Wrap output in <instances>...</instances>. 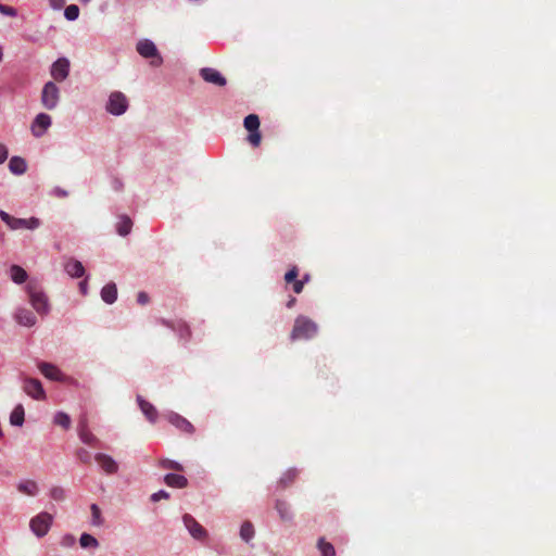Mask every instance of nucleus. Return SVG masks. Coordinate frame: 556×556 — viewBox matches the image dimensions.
I'll list each match as a JSON object with an SVG mask.
<instances>
[{"instance_id":"f257e3e1","label":"nucleus","mask_w":556,"mask_h":556,"mask_svg":"<svg viewBox=\"0 0 556 556\" xmlns=\"http://www.w3.org/2000/svg\"><path fill=\"white\" fill-rule=\"evenodd\" d=\"M26 292L30 305L39 315L45 316L50 312L49 298L39 281L34 279L29 280L26 285Z\"/></svg>"},{"instance_id":"f03ea898","label":"nucleus","mask_w":556,"mask_h":556,"mask_svg":"<svg viewBox=\"0 0 556 556\" xmlns=\"http://www.w3.org/2000/svg\"><path fill=\"white\" fill-rule=\"evenodd\" d=\"M318 326L312 319L305 316L296 317L290 338L295 340H308L316 336Z\"/></svg>"},{"instance_id":"7ed1b4c3","label":"nucleus","mask_w":556,"mask_h":556,"mask_svg":"<svg viewBox=\"0 0 556 556\" xmlns=\"http://www.w3.org/2000/svg\"><path fill=\"white\" fill-rule=\"evenodd\" d=\"M129 106L128 99L121 91H113L108 99L105 110L108 113L119 116L123 115Z\"/></svg>"},{"instance_id":"20e7f679","label":"nucleus","mask_w":556,"mask_h":556,"mask_svg":"<svg viewBox=\"0 0 556 556\" xmlns=\"http://www.w3.org/2000/svg\"><path fill=\"white\" fill-rule=\"evenodd\" d=\"M41 104L47 110H53L60 101V89L54 81H47L41 90Z\"/></svg>"},{"instance_id":"39448f33","label":"nucleus","mask_w":556,"mask_h":556,"mask_svg":"<svg viewBox=\"0 0 556 556\" xmlns=\"http://www.w3.org/2000/svg\"><path fill=\"white\" fill-rule=\"evenodd\" d=\"M52 521V515L40 513L30 519L29 527L36 536L42 538L49 532Z\"/></svg>"},{"instance_id":"423d86ee","label":"nucleus","mask_w":556,"mask_h":556,"mask_svg":"<svg viewBox=\"0 0 556 556\" xmlns=\"http://www.w3.org/2000/svg\"><path fill=\"white\" fill-rule=\"evenodd\" d=\"M0 217L11 229H35L39 226V219L36 217L16 218L4 211H0Z\"/></svg>"},{"instance_id":"0eeeda50","label":"nucleus","mask_w":556,"mask_h":556,"mask_svg":"<svg viewBox=\"0 0 556 556\" xmlns=\"http://www.w3.org/2000/svg\"><path fill=\"white\" fill-rule=\"evenodd\" d=\"M137 52L146 59H150V63L153 66H160L162 64V58L157 53L155 45L148 39L140 40L137 43Z\"/></svg>"},{"instance_id":"6e6552de","label":"nucleus","mask_w":556,"mask_h":556,"mask_svg":"<svg viewBox=\"0 0 556 556\" xmlns=\"http://www.w3.org/2000/svg\"><path fill=\"white\" fill-rule=\"evenodd\" d=\"M71 62L62 56L54 61L50 67V75L56 83L64 81L70 76Z\"/></svg>"},{"instance_id":"1a4fd4ad","label":"nucleus","mask_w":556,"mask_h":556,"mask_svg":"<svg viewBox=\"0 0 556 556\" xmlns=\"http://www.w3.org/2000/svg\"><path fill=\"white\" fill-rule=\"evenodd\" d=\"M23 390L24 392L35 400H45L46 392L42 388L41 382L35 378H23Z\"/></svg>"},{"instance_id":"9d476101","label":"nucleus","mask_w":556,"mask_h":556,"mask_svg":"<svg viewBox=\"0 0 556 556\" xmlns=\"http://www.w3.org/2000/svg\"><path fill=\"white\" fill-rule=\"evenodd\" d=\"M182 521L192 538L200 541L206 539V530L191 515L186 514Z\"/></svg>"},{"instance_id":"9b49d317","label":"nucleus","mask_w":556,"mask_h":556,"mask_svg":"<svg viewBox=\"0 0 556 556\" xmlns=\"http://www.w3.org/2000/svg\"><path fill=\"white\" fill-rule=\"evenodd\" d=\"M51 126V117L46 113H39L31 123L30 130L36 138L42 137Z\"/></svg>"},{"instance_id":"f8f14e48","label":"nucleus","mask_w":556,"mask_h":556,"mask_svg":"<svg viewBox=\"0 0 556 556\" xmlns=\"http://www.w3.org/2000/svg\"><path fill=\"white\" fill-rule=\"evenodd\" d=\"M200 76L206 83L224 87L227 83L226 78L215 68L204 67L200 70Z\"/></svg>"},{"instance_id":"ddd939ff","label":"nucleus","mask_w":556,"mask_h":556,"mask_svg":"<svg viewBox=\"0 0 556 556\" xmlns=\"http://www.w3.org/2000/svg\"><path fill=\"white\" fill-rule=\"evenodd\" d=\"M16 323L24 327H33L37 323L36 315L28 308L18 307L14 313Z\"/></svg>"},{"instance_id":"4468645a","label":"nucleus","mask_w":556,"mask_h":556,"mask_svg":"<svg viewBox=\"0 0 556 556\" xmlns=\"http://www.w3.org/2000/svg\"><path fill=\"white\" fill-rule=\"evenodd\" d=\"M38 369L47 379L53 381H62L64 379V375L61 372V370L51 363L40 362L38 364Z\"/></svg>"},{"instance_id":"2eb2a0df","label":"nucleus","mask_w":556,"mask_h":556,"mask_svg":"<svg viewBox=\"0 0 556 556\" xmlns=\"http://www.w3.org/2000/svg\"><path fill=\"white\" fill-rule=\"evenodd\" d=\"M94 459L105 473L112 475L117 472L118 465L111 456L103 453H98L94 456Z\"/></svg>"},{"instance_id":"dca6fc26","label":"nucleus","mask_w":556,"mask_h":556,"mask_svg":"<svg viewBox=\"0 0 556 556\" xmlns=\"http://www.w3.org/2000/svg\"><path fill=\"white\" fill-rule=\"evenodd\" d=\"M138 405L142 412V414L147 417L150 422H155L157 418L156 408L148 401H146L141 395L137 396Z\"/></svg>"},{"instance_id":"f3484780","label":"nucleus","mask_w":556,"mask_h":556,"mask_svg":"<svg viewBox=\"0 0 556 556\" xmlns=\"http://www.w3.org/2000/svg\"><path fill=\"white\" fill-rule=\"evenodd\" d=\"M101 299L106 304H113L117 300V287L114 282H109L101 289Z\"/></svg>"},{"instance_id":"a211bd4d","label":"nucleus","mask_w":556,"mask_h":556,"mask_svg":"<svg viewBox=\"0 0 556 556\" xmlns=\"http://www.w3.org/2000/svg\"><path fill=\"white\" fill-rule=\"evenodd\" d=\"M65 271L74 278L84 276L85 268L83 264L77 260H68L64 265Z\"/></svg>"},{"instance_id":"6ab92c4d","label":"nucleus","mask_w":556,"mask_h":556,"mask_svg":"<svg viewBox=\"0 0 556 556\" xmlns=\"http://www.w3.org/2000/svg\"><path fill=\"white\" fill-rule=\"evenodd\" d=\"M9 169L14 175H23L27 170L26 161L21 156H12L9 161Z\"/></svg>"},{"instance_id":"aec40b11","label":"nucleus","mask_w":556,"mask_h":556,"mask_svg":"<svg viewBox=\"0 0 556 556\" xmlns=\"http://www.w3.org/2000/svg\"><path fill=\"white\" fill-rule=\"evenodd\" d=\"M78 434L80 440L88 445H92L97 441V438L89 431L85 419L79 422Z\"/></svg>"},{"instance_id":"412c9836","label":"nucleus","mask_w":556,"mask_h":556,"mask_svg":"<svg viewBox=\"0 0 556 556\" xmlns=\"http://www.w3.org/2000/svg\"><path fill=\"white\" fill-rule=\"evenodd\" d=\"M132 228V220L127 215H122L118 217V222L116 223V231L121 236H127Z\"/></svg>"},{"instance_id":"4be33fe9","label":"nucleus","mask_w":556,"mask_h":556,"mask_svg":"<svg viewBox=\"0 0 556 556\" xmlns=\"http://www.w3.org/2000/svg\"><path fill=\"white\" fill-rule=\"evenodd\" d=\"M10 277L15 283L21 285L27 280L28 276L24 268L18 265H12L10 267Z\"/></svg>"},{"instance_id":"5701e85b","label":"nucleus","mask_w":556,"mask_h":556,"mask_svg":"<svg viewBox=\"0 0 556 556\" xmlns=\"http://www.w3.org/2000/svg\"><path fill=\"white\" fill-rule=\"evenodd\" d=\"M17 490L23 494L34 496L38 492V485L33 480H26L17 484Z\"/></svg>"},{"instance_id":"b1692460","label":"nucleus","mask_w":556,"mask_h":556,"mask_svg":"<svg viewBox=\"0 0 556 556\" xmlns=\"http://www.w3.org/2000/svg\"><path fill=\"white\" fill-rule=\"evenodd\" d=\"M275 508L278 511L279 517L282 521H289L292 519L290 505L287 502L278 500L276 502Z\"/></svg>"},{"instance_id":"393cba45","label":"nucleus","mask_w":556,"mask_h":556,"mask_svg":"<svg viewBox=\"0 0 556 556\" xmlns=\"http://www.w3.org/2000/svg\"><path fill=\"white\" fill-rule=\"evenodd\" d=\"M298 475H299V472L296 469H294V468L288 469L281 476V478L279 480V485L283 489L290 486L298 478Z\"/></svg>"},{"instance_id":"a878e982","label":"nucleus","mask_w":556,"mask_h":556,"mask_svg":"<svg viewBox=\"0 0 556 556\" xmlns=\"http://www.w3.org/2000/svg\"><path fill=\"white\" fill-rule=\"evenodd\" d=\"M24 415H25V413H24L23 405H21V404L16 405L10 416L11 425L22 426L24 422Z\"/></svg>"},{"instance_id":"bb28decb","label":"nucleus","mask_w":556,"mask_h":556,"mask_svg":"<svg viewBox=\"0 0 556 556\" xmlns=\"http://www.w3.org/2000/svg\"><path fill=\"white\" fill-rule=\"evenodd\" d=\"M317 547L321 553V556H336V549L333 545L327 542L324 538L318 540Z\"/></svg>"},{"instance_id":"cd10ccee","label":"nucleus","mask_w":556,"mask_h":556,"mask_svg":"<svg viewBox=\"0 0 556 556\" xmlns=\"http://www.w3.org/2000/svg\"><path fill=\"white\" fill-rule=\"evenodd\" d=\"M243 125L249 132L256 131L260 128V118L256 114H250L244 118Z\"/></svg>"},{"instance_id":"c85d7f7f","label":"nucleus","mask_w":556,"mask_h":556,"mask_svg":"<svg viewBox=\"0 0 556 556\" xmlns=\"http://www.w3.org/2000/svg\"><path fill=\"white\" fill-rule=\"evenodd\" d=\"M176 429H179L189 434H192L194 432L193 425L177 414H176Z\"/></svg>"},{"instance_id":"c756f323","label":"nucleus","mask_w":556,"mask_h":556,"mask_svg":"<svg viewBox=\"0 0 556 556\" xmlns=\"http://www.w3.org/2000/svg\"><path fill=\"white\" fill-rule=\"evenodd\" d=\"M254 535V528L250 521L242 523L240 529V536L243 541L249 542Z\"/></svg>"},{"instance_id":"7c9ffc66","label":"nucleus","mask_w":556,"mask_h":556,"mask_svg":"<svg viewBox=\"0 0 556 556\" xmlns=\"http://www.w3.org/2000/svg\"><path fill=\"white\" fill-rule=\"evenodd\" d=\"M80 546L84 548L87 547H98L99 543L98 540L88 533H83L79 539Z\"/></svg>"},{"instance_id":"2f4dec72","label":"nucleus","mask_w":556,"mask_h":556,"mask_svg":"<svg viewBox=\"0 0 556 556\" xmlns=\"http://www.w3.org/2000/svg\"><path fill=\"white\" fill-rule=\"evenodd\" d=\"M54 424L64 429H68L71 427V418L67 414L60 412L54 417Z\"/></svg>"},{"instance_id":"473e14b6","label":"nucleus","mask_w":556,"mask_h":556,"mask_svg":"<svg viewBox=\"0 0 556 556\" xmlns=\"http://www.w3.org/2000/svg\"><path fill=\"white\" fill-rule=\"evenodd\" d=\"M79 8L76 4H70L64 10V16L68 21H75L78 18Z\"/></svg>"},{"instance_id":"72a5a7b5","label":"nucleus","mask_w":556,"mask_h":556,"mask_svg":"<svg viewBox=\"0 0 556 556\" xmlns=\"http://www.w3.org/2000/svg\"><path fill=\"white\" fill-rule=\"evenodd\" d=\"M179 332L181 339L187 340L190 336L189 327L186 323L179 321L176 324V332Z\"/></svg>"},{"instance_id":"f704fd0d","label":"nucleus","mask_w":556,"mask_h":556,"mask_svg":"<svg viewBox=\"0 0 556 556\" xmlns=\"http://www.w3.org/2000/svg\"><path fill=\"white\" fill-rule=\"evenodd\" d=\"M50 496L54 500V501H63L65 498V491L63 488L61 486H54L51 489L50 491Z\"/></svg>"},{"instance_id":"c9c22d12","label":"nucleus","mask_w":556,"mask_h":556,"mask_svg":"<svg viewBox=\"0 0 556 556\" xmlns=\"http://www.w3.org/2000/svg\"><path fill=\"white\" fill-rule=\"evenodd\" d=\"M0 13L10 17L17 16V10L13 7L5 5L0 2Z\"/></svg>"},{"instance_id":"e433bc0d","label":"nucleus","mask_w":556,"mask_h":556,"mask_svg":"<svg viewBox=\"0 0 556 556\" xmlns=\"http://www.w3.org/2000/svg\"><path fill=\"white\" fill-rule=\"evenodd\" d=\"M261 140H262V136H261V132L260 130H256V131H251L248 136V141L253 146V147H258L260 143H261Z\"/></svg>"},{"instance_id":"4c0bfd02","label":"nucleus","mask_w":556,"mask_h":556,"mask_svg":"<svg viewBox=\"0 0 556 556\" xmlns=\"http://www.w3.org/2000/svg\"><path fill=\"white\" fill-rule=\"evenodd\" d=\"M76 455L77 458L84 464H89L91 460V454L85 448H79Z\"/></svg>"},{"instance_id":"58836bf2","label":"nucleus","mask_w":556,"mask_h":556,"mask_svg":"<svg viewBox=\"0 0 556 556\" xmlns=\"http://www.w3.org/2000/svg\"><path fill=\"white\" fill-rule=\"evenodd\" d=\"M299 275V271H298V268L296 267H293L291 268L286 275H285V280L287 283H290V282H293L296 280V277Z\"/></svg>"},{"instance_id":"ea45409f","label":"nucleus","mask_w":556,"mask_h":556,"mask_svg":"<svg viewBox=\"0 0 556 556\" xmlns=\"http://www.w3.org/2000/svg\"><path fill=\"white\" fill-rule=\"evenodd\" d=\"M137 302L140 305H147L150 302L148 293H146L144 291L139 292L137 295Z\"/></svg>"},{"instance_id":"a19ab883","label":"nucleus","mask_w":556,"mask_h":556,"mask_svg":"<svg viewBox=\"0 0 556 556\" xmlns=\"http://www.w3.org/2000/svg\"><path fill=\"white\" fill-rule=\"evenodd\" d=\"M91 511H92L93 522L97 525H100V514H101L100 508L96 504H92Z\"/></svg>"},{"instance_id":"79ce46f5","label":"nucleus","mask_w":556,"mask_h":556,"mask_svg":"<svg viewBox=\"0 0 556 556\" xmlns=\"http://www.w3.org/2000/svg\"><path fill=\"white\" fill-rule=\"evenodd\" d=\"M161 498L168 500L169 498V493H167L165 491H160V492H156V493L151 495V501H153V502H157Z\"/></svg>"},{"instance_id":"37998d69","label":"nucleus","mask_w":556,"mask_h":556,"mask_svg":"<svg viewBox=\"0 0 556 556\" xmlns=\"http://www.w3.org/2000/svg\"><path fill=\"white\" fill-rule=\"evenodd\" d=\"M187 484H188L187 478L181 475L176 473V489L185 488V486H187Z\"/></svg>"},{"instance_id":"c03bdc74","label":"nucleus","mask_w":556,"mask_h":556,"mask_svg":"<svg viewBox=\"0 0 556 556\" xmlns=\"http://www.w3.org/2000/svg\"><path fill=\"white\" fill-rule=\"evenodd\" d=\"M8 155H9V151H8L7 147L4 144L0 143V164L5 162V160L8 159Z\"/></svg>"},{"instance_id":"a18cd8bd","label":"nucleus","mask_w":556,"mask_h":556,"mask_svg":"<svg viewBox=\"0 0 556 556\" xmlns=\"http://www.w3.org/2000/svg\"><path fill=\"white\" fill-rule=\"evenodd\" d=\"M53 195L58 197V198H65L67 197V191L60 188V187H55L52 192H51Z\"/></svg>"},{"instance_id":"49530a36","label":"nucleus","mask_w":556,"mask_h":556,"mask_svg":"<svg viewBox=\"0 0 556 556\" xmlns=\"http://www.w3.org/2000/svg\"><path fill=\"white\" fill-rule=\"evenodd\" d=\"M304 287V280H295L293 281V291L295 293H301Z\"/></svg>"},{"instance_id":"de8ad7c7","label":"nucleus","mask_w":556,"mask_h":556,"mask_svg":"<svg viewBox=\"0 0 556 556\" xmlns=\"http://www.w3.org/2000/svg\"><path fill=\"white\" fill-rule=\"evenodd\" d=\"M79 291L83 295H87L88 293V281L87 279L79 282Z\"/></svg>"},{"instance_id":"09e8293b","label":"nucleus","mask_w":556,"mask_h":556,"mask_svg":"<svg viewBox=\"0 0 556 556\" xmlns=\"http://www.w3.org/2000/svg\"><path fill=\"white\" fill-rule=\"evenodd\" d=\"M165 480V483L168 485V486H174V473L170 472V473H167L164 478Z\"/></svg>"},{"instance_id":"8fccbe9b","label":"nucleus","mask_w":556,"mask_h":556,"mask_svg":"<svg viewBox=\"0 0 556 556\" xmlns=\"http://www.w3.org/2000/svg\"><path fill=\"white\" fill-rule=\"evenodd\" d=\"M51 5L55 9H59L62 7L64 0H50Z\"/></svg>"},{"instance_id":"3c124183","label":"nucleus","mask_w":556,"mask_h":556,"mask_svg":"<svg viewBox=\"0 0 556 556\" xmlns=\"http://www.w3.org/2000/svg\"><path fill=\"white\" fill-rule=\"evenodd\" d=\"M181 470H182L181 465L176 462V472L181 471Z\"/></svg>"},{"instance_id":"603ef678","label":"nucleus","mask_w":556,"mask_h":556,"mask_svg":"<svg viewBox=\"0 0 556 556\" xmlns=\"http://www.w3.org/2000/svg\"><path fill=\"white\" fill-rule=\"evenodd\" d=\"M2 56H3L2 48L0 47V61L2 60Z\"/></svg>"},{"instance_id":"864d4df0","label":"nucleus","mask_w":556,"mask_h":556,"mask_svg":"<svg viewBox=\"0 0 556 556\" xmlns=\"http://www.w3.org/2000/svg\"><path fill=\"white\" fill-rule=\"evenodd\" d=\"M302 280H304V283L308 281V276L306 275Z\"/></svg>"},{"instance_id":"5fc2aeb1","label":"nucleus","mask_w":556,"mask_h":556,"mask_svg":"<svg viewBox=\"0 0 556 556\" xmlns=\"http://www.w3.org/2000/svg\"><path fill=\"white\" fill-rule=\"evenodd\" d=\"M294 301H295V300H294V299H292V300L290 301V303H289V306H290L291 304H293V302H294Z\"/></svg>"}]
</instances>
